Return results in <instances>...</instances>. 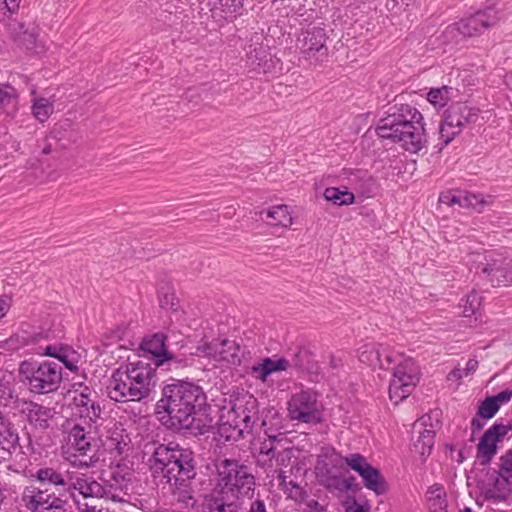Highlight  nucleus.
<instances>
[{"label":"nucleus","mask_w":512,"mask_h":512,"mask_svg":"<svg viewBox=\"0 0 512 512\" xmlns=\"http://www.w3.org/2000/svg\"><path fill=\"white\" fill-rule=\"evenodd\" d=\"M152 471L159 474L168 485L173 499L183 507H193V481L197 476V462L194 452L179 444L170 442L158 445L152 454Z\"/></svg>","instance_id":"f257e3e1"},{"label":"nucleus","mask_w":512,"mask_h":512,"mask_svg":"<svg viewBox=\"0 0 512 512\" xmlns=\"http://www.w3.org/2000/svg\"><path fill=\"white\" fill-rule=\"evenodd\" d=\"M358 357L362 363L383 370L396 365L389 385V397L396 404L407 398L419 382L420 371L415 361L395 352L388 345L364 344L359 349Z\"/></svg>","instance_id":"f03ea898"},{"label":"nucleus","mask_w":512,"mask_h":512,"mask_svg":"<svg viewBox=\"0 0 512 512\" xmlns=\"http://www.w3.org/2000/svg\"><path fill=\"white\" fill-rule=\"evenodd\" d=\"M422 114L409 104H394L388 108L376 127L377 135L391 140L410 153H418L427 144Z\"/></svg>","instance_id":"7ed1b4c3"},{"label":"nucleus","mask_w":512,"mask_h":512,"mask_svg":"<svg viewBox=\"0 0 512 512\" xmlns=\"http://www.w3.org/2000/svg\"><path fill=\"white\" fill-rule=\"evenodd\" d=\"M158 406L167 412L175 428L198 429L200 421L196 423L197 416L206 406V395L200 386L176 380L163 387Z\"/></svg>","instance_id":"20e7f679"},{"label":"nucleus","mask_w":512,"mask_h":512,"mask_svg":"<svg viewBox=\"0 0 512 512\" xmlns=\"http://www.w3.org/2000/svg\"><path fill=\"white\" fill-rule=\"evenodd\" d=\"M33 476L42 486H53L58 494L48 487L26 486L21 495V501L26 509L30 512H65L68 504L65 496L68 493L72 472L42 467Z\"/></svg>","instance_id":"39448f33"},{"label":"nucleus","mask_w":512,"mask_h":512,"mask_svg":"<svg viewBox=\"0 0 512 512\" xmlns=\"http://www.w3.org/2000/svg\"><path fill=\"white\" fill-rule=\"evenodd\" d=\"M156 384L157 375L151 363L130 362L112 372L107 394L115 402H140L150 397Z\"/></svg>","instance_id":"423d86ee"},{"label":"nucleus","mask_w":512,"mask_h":512,"mask_svg":"<svg viewBox=\"0 0 512 512\" xmlns=\"http://www.w3.org/2000/svg\"><path fill=\"white\" fill-rule=\"evenodd\" d=\"M258 412V401L249 393L230 401L229 408H224L220 416V435L227 441L244 437L245 433L252 431Z\"/></svg>","instance_id":"0eeeda50"},{"label":"nucleus","mask_w":512,"mask_h":512,"mask_svg":"<svg viewBox=\"0 0 512 512\" xmlns=\"http://www.w3.org/2000/svg\"><path fill=\"white\" fill-rule=\"evenodd\" d=\"M217 491L242 501L252 499L255 476L250 468L236 459H222L216 463Z\"/></svg>","instance_id":"6e6552de"},{"label":"nucleus","mask_w":512,"mask_h":512,"mask_svg":"<svg viewBox=\"0 0 512 512\" xmlns=\"http://www.w3.org/2000/svg\"><path fill=\"white\" fill-rule=\"evenodd\" d=\"M20 382L33 394L57 391L62 383V367L54 361L24 360L18 369Z\"/></svg>","instance_id":"1a4fd4ad"},{"label":"nucleus","mask_w":512,"mask_h":512,"mask_svg":"<svg viewBox=\"0 0 512 512\" xmlns=\"http://www.w3.org/2000/svg\"><path fill=\"white\" fill-rule=\"evenodd\" d=\"M477 117V110L465 103L451 105L446 110L444 119L439 127L442 142L436 146L438 150L441 151L462 131L464 126L475 122Z\"/></svg>","instance_id":"9d476101"},{"label":"nucleus","mask_w":512,"mask_h":512,"mask_svg":"<svg viewBox=\"0 0 512 512\" xmlns=\"http://www.w3.org/2000/svg\"><path fill=\"white\" fill-rule=\"evenodd\" d=\"M288 417L292 421L317 424L322 421L323 405L315 392L306 390L292 395L288 401Z\"/></svg>","instance_id":"9b49d317"},{"label":"nucleus","mask_w":512,"mask_h":512,"mask_svg":"<svg viewBox=\"0 0 512 512\" xmlns=\"http://www.w3.org/2000/svg\"><path fill=\"white\" fill-rule=\"evenodd\" d=\"M483 260L475 262V273L487 280L493 287L512 284V272L509 263L500 254L489 252Z\"/></svg>","instance_id":"f8f14e48"},{"label":"nucleus","mask_w":512,"mask_h":512,"mask_svg":"<svg viewBox=\"0 0 512 512\" xmlns=\"http://www.w3.org/2000/svg\"><path fill=\"white\" fill-rule=\"evenodd\" d=\"M90 428V426L88 427ZM67 444L73 456L88 457V460L80 461V466H93L98 458L96 457L97 445L90 429L80 424H74L68 431Z\"/></svg>","instance_id":"ddd939ff"},{"label":"nucleus","mask_w":512,"mask_h":512,"mask_svg":"<svg viewBox=\"0 0 512 512\" xmlns=\"http://www.w3.org/2000/svg\"><path fill=\"white\" fill-rule=\"evenodd\" d=\"M498 20V13L492 8H487L479 10L475 14L463 18L454 25L449 26L447 32L452 33L456 30L464 37H474L494 26Z\"/></svg>","instance_id":"4468645a"},{"label":"nucleus","mask_w":512,"mask_h":512,"mask_svg":"<svg viewBox=\"0 0 512 512\" xmlns=\"http://www.w3.org/2000/svg\"><path fill=\"white\" fill-rule=\"evenodd\" d=\"M511 429V424L496 422L484 432L477 445V458L482 465L491 462L497 453V443L501 442Z\"/></svg>","instance_id":"2eb2a0df"},{"label":"nucleus","mask_w":512,"mask_h":512,"mask_svg":"<svg viewBox=\"0 0 512 512\" xmlns=\"http://www.w3.org/2000/svg\"><path fill=\"white\" fill-rule=\"evenodd\" d=\"M13 408L24 414L31 426L40 431H45L50 426V420L55 411L34 401L16 397L13 400Z\"/></svg>","instance_id":"dca6fc26"},{"label":"nucleus","mask_w":512,"mask_h":512,"mask_svg":"<svg viewBox=\"0 0 512 512\" xmlns=\"http://www.w3.org/2000/svg\"><path fill=\"white\" fill-rule=\"evenodd\" d=\"M129 474L120 467L111 470L108 478L101 477V486L104 489L103 499H109L113 502L124 501L129 486Z\"/></svg>","instance_id":"f3484780"},{"label":"nucleus","mask_w":512,"mask_h":512,"mask_svg":"<svg viewBox=\"0 0 512 512\" xmlns=\"http://www.w3.org/2000/svg\"><path fill=\"white\" fill-rule=\"evenodd\" d=\"M300 49L304 56L311 59L319 55L317 60H322V57L327 55L326 33L325 29L321 27H312L302 33V38L298 39Z\"/></svg>","instance_id":"a211bd4d"},{"label":"nucleus","mask_w":512,"mask_h":512,"mask_svg":"<svg viewBox=\"0 0 512 512\" xmlns=\"http://www.w3.org/2000/svg\"><path fill=\"white\" fill-rule=\"evenodd\" d=\"M10 31L18 46L32 53H40L44 50V45L39 40V28L34 24L13 23L10 24Z\"/></svg>","instance_id":"6ab92c4d"},{"label":"nucleus","mask_w":512,"mask_h":512,"mask_svg":"<svg viewBox=\"0 0 512 512\" xmlns=\"http://www.w3.org/2000/svg\"><path fill=\"white\" fill-rule=\"evenodd\" d=\"M70 480L68 494L73 495V492L77 491L84 498H103L104 489L101 486V481L96 480L93 476L72 472Z\"/></svg>","instance_id":"aec40b11"},{"label":"nucleus","mask_w":512,"mask_h":512,"mask_svg":"<svg viewBox=\"0 0 512 512\" xmlns=\"http://www.w3.org/2000/svg\"><path fill=\"white\" fill-rule=\"evenodd\" d=\"M95 398L96 394L87 386H84L81 392L74 396L76 413L85 421L95 422L100 418L102 409Z\"/></svg>","instance_id":"412c9836"},{"label":"nucleus","mask_w":512,"mask_h":512,"mask_svg":"<svg viewBox=\"0 0 512 512\" xmlns=\"http://www.w3.org/2000/svg\"><path fill=\"white\" fill-rule=\"evenodd\" d=\"M427 420L421 417L413 424V434L416 435V439H413L412 451L422 458L430 455L434 446L435 431L427 428Z\"/></svg>","instance_id":"4be33fe9"},{"label":"nucleus","mask_w":512,"mask_h":512,"mask_svg":"<svg viewBox=\"0 0 512 512\" xmlns=\"http://www.w3.org/2000/svg\"><path fill=\"white\" fill-rule=\"evenodd\" d=\"M38 354L58 359L64 366L72 372L78 370L80 354L72 347L64 344L47 345L42 352Z\"/></svg>","instance_id":"5701e85b"},{"label":"nucleus","mask_w":512,"mask_h":512,"mask_svg":"<svg viewBox=\"0 0 512 512\" xmlns=\"http://www.w3.org/2000/svg\"><path fill=\"white\" fill-rule=\"evenodd\" d=\"M166 339L167 337L165 334L155 333L154 335L143 339L140 345L143 352L151 355V360L153 361L152 366L155 367V369L158 366V360L163 359L168 353Z\"/></svg>","instance_id":"b1692460"},{"label":"nucleus","mask_w":512,"mask_h":512,"mask_svg":"<svg viewBox=\"0 0 512 512\" xmlns=\"http://www.w3.org/2000/svg\"><path fill=\"white\" fill-rule=\"evenodd\" d=\"M31 112L39 122H46L54 112L55 100L53 97H43L36 94L35 90L31 92Z\"/></svg>","instance_id":"393cba45"},{"label":"nucleus","mask_w":512,"mask_h":512,"mask_svg":"<svg viewBox=\"0 0 512 512\" xmlns=\"http://www.w3.org/2000/svg\"><path fill=\"white\" fill-rule=\"evenodd\" d=\"M244 501L217 491V495L208 502V512H239Z\"/></svg>","instance_id":"a878e982"},{"label":"nucleus","mask_w":512,"mask_h":512,"mask_svg":"<svg viewBox=\"0 0 512 512\" xmlns=\"http://www.w3.org/2000/svg\"><path fill=\"white\" fill-rule=\"evenodd\" d=\"M267 223L272 226L288 228L293 223V217L289 206L285 204L275 205L266 211Z\"/></svg>","instance_id":"bb28decb"},{"label":"nucleus","mask_w":512,"mask_h":512,"mask_svg":"<svg viewBox=\"0 0 512 512\" xmlns=\"http://www.w3.org/2000/svg\"><path fill=\"white\" fill-rule=\"evenodd\" d=\"M367 489L374 491L377 495H382L387 491L386 482L380 471L372 465L366 466L360 474Z\"/></svg>","instance_id":"cd10ccee"},{"label":"nucleus","mask_w":512,"mask_h":512,"mask_svg":"<svg viewBox=\"0 0 512 512\" xmlns=\"http://www.w3.org/2000/svg\"><path fill=\"white\" fill-rule=\"evenodd\" d=\"M37 147L40 155H51L52 158L57 159L62 154L64 144L61 143L58 132L53 130L42 140L38 141Z\"/></svg>","instance_id":"c85d7f7f"},{"label":"nucleus","mask_w":512,"mask_h":512,"mask_svg":"<svg viewBox=\"0 0 512 512\" xmlns=\"http://www.w3.org/2000/svg\"><path fill=\"white\" fill-rule=\"evenodd\" d=\"M289 368V360L279 358L273 360L269 357L263 359L257 366H253V372L257 373V377L261 381H266L268 376L274 372L285 371Z\"/></svg>","instance_id":"c756f323"},{"label":"nucleus","mask_w":512,"mask_h":512,"mask_svg":"<svg viewBox=\"0 0 512 512\" xmlns=\"http://www.w3.org/2000/svg\"><path fill=\"white\" fill-rule=\"evenodd\" d=\"M194 364V358L192 355H174L168 351L167 355L163 359L158 360L157 368L161 367L166 371L178 372L186 367H190Z\"/></svg>","instance_id":"7c9ffc66"},{"label":"nucleus","mask_w":512,"mask_h":512,"mask_svg":"<svg viewBox=\"0 0 512 512\" xmlns=\"http://www.w3.org/2000/svg\"><path fill=\"white\" fill-rule=\"evenodd\" d=\"M18 434L11 424L0 416V449L10 451L14 449L18 443Z\"/></svg>","instance_id":"2f4dec72"},{"label":"nucleus","mask_w":512,"mask_h":512,"mask_svg":"<svg viewBox=\"0 0 512 512\" xmlns=\"http://www.w3.org/2000/svg\"><path fill=\"white\" fill-rule=\"evenodd\" d=\"M324 198L335 205H350L354 203V194L348 190H341L336 187H328L323 193Z\"/></svg>","instance_id":"473e14b6"},{"label":"nucleus","mask_w":512,"mask_h":512,"mask_svg":"<svg viewBox=\"0 0 512 512\" xmlns=\"http://www.w3.org/2000/svg\"><path fill=\"white\" fill-rule=\"evenodd\" d=\"M0 108L7 114H11L16 111L17 94L12 86L0 84Z\"/></svg>","instance_id":"72a5a7b5"},{"label":"nucleus","mask_w":512,"mask_h":512,"mask_svg":"<svg viewBox=\"0 0 512 512\" xmlns=\"http://www.w3.org/2000/svg\"><path fill=\"white\" fill-rule=\"evenodd\" d=\"M429 509L431 512H447L445 493L440 487H432L428 491Z\"/></svg>","instance_id":"f704fd0d"},{"label":"nucleus","mask_w":512,"mask_h":512,"mask_svg":"<svg viewBox=\"0 0 512 512\" xmlns=\"http://www.w3.org/2000/svg\"><path fill=\"white\" fill-rule=\"evenodd\" d=\"M277 449L268 440L261 442L257 463L262 467H273V460Z\"/></svg>","instance_id":"c9c22d12"},{"label":"nucleus","mask_w":512,"mask_h":512,"mask_svg":"<svg viewBox=\"0 0 512 512\" xmlns=\"http://www.w3.org/2000/svg\"><path fill=\"white\" fill-rule=\"evenodd\" d=\"M450 90L448 86L432 88L427 94V100L435 107H444L450 98Z\"/></svg>","instance_id":"e433bc0d"},{"label":"nucleus","mask_w":512,"mask_h":512,"mask_svg":"<svg viewBox=\"0 0 512 512\" xmlns=\"http://www.w3.org/2000/svg\"><path fill=\"white\" fill-rule=\"evenodd\" d=\"M482 304V297L476 292L472 291L468 294L463 303V315L465 317H470L474 315Z\"/></svg>","instance_id":"4c0bfd02"},{"label":"nucleus","mask_w":512,"mask_h":512,"mask_svg":"<svg viewBox=\"0 0 512 512\" xmlns=\"http://www.w3.org/2000/svg\"><path fill=\"white\" fill-rule=\"evenodd\" d=\"M489 202L480 194L462 193V207L474 208L481 212Z\"/></svg>","instance_id":"58836bf2"},{"label":"nucleus","mask_w":512,"mask_h":512,"mask_svg":"<svg viewBox=\"0 0 512 512\" xmlns=\"http://www.w3.org/2000/svg\"><path fill=\"white\" fill-rule=\"evenodd\" d=\"M498 410L499 405H497L492 397H488L481 402L477 416L482 417L483 419H490L498 412Z\"/></svg>","instance_id":"ea45409f"},{"label":"nucleus","mask_w":512,"mask_h":512,"mask_svg":"<svg viewBox=\"0 0 512 512\" xmlns=\"http://www.w3.org/2000/svg\"><path fill=\"white\" fill-rule=\"evenodd\" d=\"M295 457V449L294 447L286 446L284 448L278 449L274 460L277 467H287L290 463L292 458Z\"/></svg>","instance_id":"a19ab883"},{"label":"nucleus","mask_w":512,"mask_h":512,"mask_svg":"<svg viewBox=\"0 0 512 512\" xmlns=\"http://www.w3.org/2000/svg\"><path fill=\"white\" fill-rule=\"evenodd\" d=\"M309 353L307 350L299 348L297 352L293 354L292 360L289 361V367H295L297 369H309L308 366Z\"/></svg>","instance_id":"79ce46f5"},{"label":"nucleus","mask_w":512,"mask_h":512,"mask_svg":"<svg viewBox=\"0 0 512 512\" xmlns=\"http://www.w3.org/2000/svg\"><path fill=\"white\" fill-rule=\"evenodd\" d=\"M346 464L356 471L359 475L363 472L366 466L370 464L367 463L366 459L361 454H352L345 458Z\"/></svg>","instance_id":"37998d69"},{"label":"nucleus","mask_w":512,"mask_h":512,"mask_svg":"<svg viewBox=\"0 0 512 512\" xmlns=\"http://www.w3.org/2000/svg\"><path fill=\"white\" fill-rule=\"evenodd\" d=\"M230 344V341L227 339L222 340L220 343H210L203 348V352L211 357L217 358L219 360H226V356L223 355V351L218 349V345L224 347Z\"/></svg>","instance_id":"c03bdc74"},{"label":"nucleus","mask_w":512,"mask_h":512,"mask_svg":"<svg viewBox=\"0 0 512 512\" xmlns=\"http://www.w3.org/2000/svg\"><path fill=\"white\" fill-rule=\"evenodd\" d=\"M265 435L267 436L266 440L271 442L277 450L286 447V444L289 443L284 432L273 433L271 429H265Z\"/></svg>","instance_id":"a18cd8bd"},{"label":"nucleus","mask_w":512,"mask_h":512,"mask_svg":"<svg viewBox=\"0 0 512 512\" xmlns=\"http://www.w3.org/2000/svg\"><path fill=\"white\" fill-rule=\"evenodd\" d=\"M439 202L448 206L459 205L462 207V193L455 194L451 191L441 193Z\"/></svg>","instance_id":"49530a36"},{"label":"nucleus","mask_w":512,"mask_h":512,"mask_svg":"<svg viewBox=\"0 0 512 512\" xmlns=\"http://www.w3.org/2000/svg\"><path fill=\"white\" fill-rule=\"evenodd\" d=\"M500 471L503 477L512 478V449L501 457Z\"/></svg>","instance_id":"de8ad7c7"},{"label":"nucleus","mask_w":512,"mask_h":512,"mask_svg":"<svg viewBox=\"0 0 512 512\" xmlns=\"http://www.w3.org/2000/svg\"><path fill=\"white\" fill-rule=\"evenodd\" d=\"M220 6V9L226 15L237 13L240 9V0H216Z\"/></svg>","instance_id":"09e8293b"},{"label":"nucleus","mask_w":512,"mask_h":512,"mask_svg":"<svg viewBox=\"0 0 512 512\" xmlns=\"http://www.w3.org/2000/svg\"><path fill=\"white\" fill-rule=\"evenodd\" d=\"M21 0H4L0 2V12L6 10L10 15L15 14L20 6Z\"/></svg>","instance_id":"8fccbe9b"},{"label":"nucleus","mask_w":512,"mask_h":512,"mask_svg":"<svg viewBox=\"0 0 512 512\" xmlns=\"http://www.w3.org/2000/svg\"><path fill=\"white\" fill-rule=\"evenodd\" d=\"M497 405L508 402L512 398V389H506L492 396Z\"/></svg>","instance_id":"3c124183"},{"label":"nucleus","mask_w":512,"mask_h":512,"mask_svg":"<svg viewBox=\"0 0 512 512\" xmlns=\"http://www.w3.org/2000/svg\"><path fill=\"white\" fill-rule=\"evenodd\" d=\"M12 398L11 389L0 379V403L7 405L6 401Z\"/></svg>","instance_id":"603ef678"},{"label":"nucleus","mask_w":512,"mask_h":512,"mask_svg":"<svg viewBox=\"0 0 512 512\" xmlns=\"http://www.w3.org/2000/svg\"><path fill=\"white\" fill-rule=\"evenodd\" d=\"M307 508L311 510V512H327L325 506L321 505L317 500L310 499L306 502Z\"/></svg>","instance_id":"864d4df0"},{"label":"nucleus","mask_w":512,"mask_h":512,"mask_svg":"<svg viewBox=\"0 0 512 512\" xmlns=\"http://www.w3.org/2000/svg\"><path fill=\"white\" fill-rule=\"evenodd\" d=\"M247 512H267L264 501L260 499L255 500L250 504Z\"/></svg>","instance_id":"5fc2aeb1"},{"label":"nucleus","mask_w":512,"mask_h":512,"mask_svg":"<svg viewBox=\"0 0 512 512\" xmlns=\"http://www.w3.org/2000/svg\"><path fill=\"white\" fill-rule=\"evenodd\" d=\"M487 419H483L482 417H474L471 421V429L472 432L475 433L477 431H480L484 425L486 424Z\"/></svg>","instance_id":"6e6d98bb"},{"label":"nucleus","mask_w":512,"mask_h":512,"mask_svg":"<svg viewBox=\"0 0 512 512\" xmlns=\"http://www.w3.org/2000/svg\"><path fill=\"white\" fill-rule=\"evenodd\" d=\"M477 367H478V361L476 359H469L466 363L465 369L462 371L467 376V375L475 372Z\"/></svg>","instance_id":"4d7b16f0"},{"label":"nucleus","mask_w":512,"mask_h":512,"mask_svg":"<svg viewBox=\"0 0 512 512\" xmlns=\"http://www.w3.org/2000/svg\"><path fill=\"white\" fill-rule=\"evenodd\" d=\"M463 375H465V374L463 373V371L461 369L455 368L449 372L447 379L449 381H453V380L459 381L462 379Z\"/></svg>","instance_id":"13d9d810"},{"label":"nucleus","mask_w":512,"mask_h":512,"mask_svg":"<svg viewBox=\"0 0 512 512\" xmlns=\"http://www.w3.org/2000/svg\"><path fill=\"white\" fill-rule=\"evenodd\" d=\"M115 449L118 451L119 454H122L125 450H128V443L124 441H118L115 444Z\"/></svg>","instance_id":"bf43d9fd"},{"label":"nucleus","mask_w":512,"mask_h":512,"mask_svg":"<svg viewBox=\"0 0 512 512\" xmlns=\"http://www.w3.org/2000/svg\"><path fill=\"white\" fill-rule=\"evenodd\" d=\"M277 479L279 480L280 486H285L286 485V475H285V472L282 469L279 470V473L277 475Z\"/></svg>","instance_id":"052dcab7"},{"label":"nucleus","mask_w":512,"mask_h":512,"mask_svg":"<svg viewBox=\"0 0 512 512\" xmlns=\"http://www.w3.org/2000/svg\"><path fill=\"white\" fill-rule=\"evenodd\" d=\"M505 83L507 87L512 90V71L506 76Z\"/></svg>","instance_id":"680f3d73"},{"label":"nucleus","mask_w":512,"mask_h":512,"mask_svg":"<svg viewBox=\"0 0 512 512\" xmlns=\"http://www.w3.org/2000/svg\"><path fill=\"white\" fill-rule=\"evenodd\" d=\"M339 362H340V360H337L335 357H332L331 360H330V365L333 368H336V367L339 366Z\"/></svg>","instance_id":"e2e57ef3"},{"label":"nucleus","mask_w":512,"mask_h":512,"mask_svg":"<svg viewBox=\"0 0 512 512\" xmlns=\"http://www.w3.org/2000/svg\"><path fill=\"white\" fill-rule=\"evenodd\" d=\"M3 12H0V21H4L5 20V16L7 14V11L6 10H2Z\"/></svg>","instance_id":"0e129e2a"},{"label":"nucleus","mask_w":512,"mask_h":512,"mask_svg":"<svg viewBox=\"0 0 512 512\" xmlns=\"http://www.w3.org/2000/svg\"><path fill=\"white\" fill-rule=\"evenodd\" d=\"M493 497H494V492H492V491H488V492L486 493V498H493Z\"/></svg>","instance_id":"69168bd1"},{"label":"nucleus","mask_w":512,"mask_h":512,"mask_svg":"<svg viewBox=\"0 0 512 512\" xmlns=\"http://www.w3.org/2000/svg\"><path fill=\"white\" fill-rule=\"evenodd\" d=\"M264 213H265V212H264L263 210L258 211V212H255V214H256V215H259V217H260L261 219H263V214H264Z\"/></svg>","instance_id":"338daca9"},{"label":"nucleus","mask_w":512,"mask_h":512,"mask_svg":"<svg viewBox=\"0 0 512 512\" xmlns=\"http://www.w3.org/2000/svg\"><path fill=\"white\" fill-rule=\"evenodd\" d=\"M462 512H472V509L469 507H465Z\"/></svg>","instance_id":"774afa93"}]
</instances>
